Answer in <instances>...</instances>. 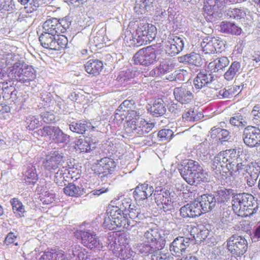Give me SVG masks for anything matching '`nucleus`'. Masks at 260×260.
Here are the masks:
<instances>
[{"label":"nucleus","instance_id":"obj_1","mask_svg":"<svg viewBox=\"0 0 260 260\" xmlns=\"http://www.w3.org/2000/svg\"><path fill=\"white\" fill-rule=\"evenodd\" d=\"M4 52L7 65H12L7 74L9 82L17 81L22 83L29 84L36 77V72L31 66L26 64L23 60H19L17 55L12 52Z\"/></svg>","mask_w":260,"mask_h":260},{"label":"nucleus","instance_id":"obj_2","mask_svg":"<svg viewBox=\"0 0 260 260\" xmlns=\"http://www.w3.org/2000/svg\"><path fill=\"white\" fill-rule=\"evenodd\" d=\"M144 237L145 241L136 243L133 246L136 252L143 257L156 253L165 246V234L156 226L149 228L144 232Z\"/></svg>","mask_w":260,"mask_h":260},{"label":"nucleus","instance_id":"obj_3","mask_svg":"<svg viewBox=\"0 0 260 260\" xmlns=\"http://www.w3.org/2000/svg\"><path fill=\"white\" fill-rule=\"evenodd\" d=\"M179 171L183 178L190 185H197L207 181V174L197 161L188 159L179 166Z\"/></svg>","mask_w":260,"mask_h":260},{"label":"nucleus","instance_id":"obj_4","mask_svg":"<svg viewBox=\"0 0 260 260\" xmlns=\"http://www.w3.org/2000/svg\"><path fill=\"white\" fill-rule=\"evenodd\" d=\"M235 152V149H228L220 152L211 159V170L215 178L218 180L226 178Z\"/></svg>","mask_w":260,"mask_h":260},{"label":"nucleus","instance_id":"obj_5","mask_svg":"<svg viewBox=\"0 0 260 260\" xmlns=\"http://www.w3.org/2000/svg\"><path fill=\"white\" fill-rule=\"evenodd\" d=\"M232 208L234 211L244 217L252 216L258 209L257 200L251 194L235 193L233 197Z\"/></svg>","mask_w":260,"mask_h":260},{"label":"nucleus","instance_id":"obj_6","mask_svg":"<svg viewBox=\"0 0 260 260\" xmlns=\"http://www.w3.org/2000/svg\"><path fill=\"white\" fill-rule=\"evenodd\" d=\"M36 133L39 136L49 137L52 142L59 146L68 145L71 140L70 136L63 132L58 126H44Z\"/></svg>","mask_w":260,"mask_h":260},{"label":"nucleus","instance_id":"obj_7","mask_svg":"<svg viewBox=\"0 0 260 260\" xmlns=\"http://www.w3.org/2000/svg\"><path fill=\"white\" fill-rule=\"evenodd\" d=\"M159 58V50L150 46L137 51L133 59L135 64L149 66L158 61Z\"/></svg>","mask_w":260,"mask_h":260},{"label":"nucleus","instance_id":"obj_8","mask_svg":"<svg viewBox=\"0 0 260 260\" xmlns=\"http://www.w3.org/2000/svg\"><path fill=\"white\" fill-rule=\"evenodd\" d=\"M170 190L161 186L156 187L154 192L155 202L157 207L166 213L174 211V201L171 198Z\"/></svg>","mask_w":260,"mask_h":260},{"label":"nucleus","instance_id":"obj_9","mask_svg":"<svg viewBox=\"0 0 260 260\" xmlns=\"http://www.w3.org/2000/svg\"><path fill=\"white\" fill-rule=\"evenodd\" d=\"M75 237L87 248L92 250H100L103 244L98 237L90 230H79L74 233Z\"/></svg>","mask_w":260,"mask_h":260},{"label":"nucleus","instance_id":"obj_10","mask_svg":"<svg viewBox=\"0 0 260 260\" xmlns=\"http://www.w3.org/2000/svg\"><path fill=\"white\" fill-rule=\"evenodd\" d=\"M226 248L233 255L240 256L243 255L247 250L248 243L243 237L233 235L226 241Z\"/></svg>","mask_w":260,"mask_h":260},{"label":"nucleus","instance_id":"obj_11","mask_svg":"<svg viewBox=\"0 0 260 260\" xmlns=\"http://www.w3.org/2000/svg\"><path fill=\"white\" fill-rule=\"evenodd\" d=\"M225 0H208L205 5L204 16L209 22H213L221 15V9Z\"/></svg>","mask_w":260,"mask_h":260},{"label":"nucleus","instance_id":"obj_12","mask_svg":"<svg viewBox=\"0 0 260 260\" xmlns=\"http://www.w3.org/2000/svg\"><path fill=\"white\" fill-rule=\"evenodd\" d=\"M242 140L247 147L252 148L260 146V129L258 127L248 125L243 131Z\"/></svg>","mask_w":260,"mask_h":260},{"label":"nucleus","instance_id":"obj_13","mask_svg":"<svg viewBox=\"0 0 260 260\" xmlns=\"http://www.w3.org/2000/svg\"><path fill=\"white\" fill-rule=\"evenodd\" d=\"M129 199H124L121 201L119 206H112L111 209L107 212L112 218L113 224L118 227L119 224L123 221L125 217L126 216L127 207H129L128 205Z\"/></svg>","mask_w":260,"mask_h":260},{"label":"nucleus","instance_id":"obj_14","mask_svg":"<svg viewBox=\"0 0 260 260\" xmlns=\"http://www.w3.org/2000/svg\"><path fill=\"white\" fill-rule=\"evenodd\" d=\"M69 129L73 133L83 135L86 131H95L94 126L90 122L84 119L78 120L69 117L66 120Z\"/></svg>","mask_w":260,"mask_h":260},{"label":"nucleus","instance_id":"obj_15","mask_svg":"<svg viewBox=\"0 0 260 260\" xmlns=\"http://www.w3.org/2000/svg\"><path fill=\"white\" fill-rule=\"evenodd\" d=\"M202 208V206L198 199V200L181 207L179 210L180 215L183 218H196L206 213Z\"/></svg>","mask_w":260,"mask_h":260},{"label":"nucleus","instance_id":"obj_16","mask_svg":"<svg viewBox=\"0 0 260 260\" xmlns=\"http://www.w3.org/2000/svg\"><path fill=\"white\" fill-rule=\"evenodd\" d=\"M98 177L102 181H105V178L110 177L114 171L116 164L113 159L105 157L102 158L98 163Z\"/></svg>","mask_w":260,"mask_h":260},{"label":"nucleus","instance_id":"obj_17","mask_svg":"<svg viewBox=\"0 0 260 260\" xmlns=\"http://www.w3.org/2000/svg\"><path fill=\"white\" fill-rule=\"evenodd\" d=\"M63 154L58 150L52 151L46 156L43 161L45 168L49 171L55 170L64 162Z\"/></svg>","mask_w":260,"mask_h":260},{"label":"nucleus","instance_id":"obj_18","mask_svg":"<svg viewBox=\"0 0 260 260\" xmlns=\"http://www.w3.org/2000/svg\"><path fill=\"white\" fill-rule=\"evenodd\" d=\"M173 94L175 100L181 104H189L194 98L192 92L186 86L175 87L173 90Z\"/></svg>","mask_w":260,"mask_h":260},{"label":"nucleus","instance_id":"obj_19","mask_svg":"<svg viewBox=\"0 0 260 260\" xmlns=\"http://www.w3.org/2000/svg\"><path fill=\"white\" fill-rule=\"evenodd\" d=\"M191 242V238L189 237H177L170 245V251L173 255H179L180 254H182Z\"/></svg>","mask_w":260,"mask_h":260},{"label":"nucleus","instance_id":"obj_20","mask_svg":"<svg viewBox=\"0 0 260 260\" xmlns=\"http://www.w3.org/2000/svg\"><path fill=\"white\" fill-rule=\"evenodd\" d=\"M154 190L153 186L148 183H140L135 188L133 192L134 197L136 200H144L154 194Z\"/></svg>","mask_w":260,"mask_h":260},{"label":"nucleus","instance_id":"obj_21","mask_svg":"<svg viewBox=\"0 0 260 260\" xmlns=\"http://www.w3.org/2000/svg\"><path fill=\"white\" fill-rule=\"evenodd\" d=\"M178 61L189 66L190 68H200L203 63L201 55L195 52H191L179 57Z\"/></svg>","mask_w":260,"mask_h":260},{"label":"nucleus","instance_id":"obj_22","mask_svg":"<svg viewBox=\"0 0 260 260\" xmlns=\"http://www.w3.org/2000/svg\"><path fill=\"white\" fill-rule=\"evenodd\" d=\"M213 75L211 72L205 71H200L193 80V85L196 89H200L212 82Z\"/></svg>","mask_w":260,"mask_h":260},{"label":"nucleus","instance_id":"obj_23","mask_svg":"<svg viewBox=\"0 0 260 260\" xmlns=\"http://www.w3.org/2000/svg\"><path fill=\"white\" fill-rule=\"evenodd\" d=\"M174 66L169 60H164L160 64L151 70L147 75L153 77H161L170 72L174 69Z\"/></svg>","mask_w":260,"mask_h":260},{"label":"nucleus","instance_id":"obj_24","mask_svg":"<svg viewBox=\"0 0 260 260\" xmlns=\"http://www.w3.org/2000/svg\"><path fill=\"white\" fill-rule=\"evenodd\" d=\"M127 235L125 233H113L108 239L107 244L108 249H111L113 247H117L118 244L120 245H125L128 243Z\"/></svg>","mask_w":260,"mask_h":260},{"label":"nucleus","instance_id":"obj_25","mask_svg":"<svg viewBox=\"0 0 260 260\" xmlns=\"http://www.w3.org/2000/svg\"><path fill=\"white\" fill-rule=\"evenodd\" d=\"M203 208V210L208 212L212 210L217 204L216 197L212 193H206L198 198Z\"/></svg>","mask_w":260,"mask_h":260},{"label":"nucleus","instance_id":"obj_26","mask_svg":"<svg viewBox=\"0 0 260 260\" xmlns=\"http://www.w3.org/2000/svg\"><path fill=\"white\" fill-rule=\"evenodd\" d=\"M209 234V231L204 226L202 228L194 226L190 230L191 242L194 240L196 244L201 243L207 238Z\"/></svg>","mask_w":260,"mask_h":260},{"label":"nucleus","instance_id":"obj_27","mask_svg":"<svg viewBox=\"0 0 260 260\" xmlns=\"http://www.w3.org/2000/svg\"><path fill=\"white\" fill-rule=\"evenodd\" d=\"M64 186L63 192L69 197L78 198L86 192L85 189L80 184L77 185L74 183H69Z\"/></svg>","mask_w":260,"mask_h":260},{"label":"nucleus","instance_id":"obj_28","mask_svg":"<svg viewBox=\"0 0 260 260\" xmlns=\"http://www.w3.org/2000/svg\"><path fill=\"white\" fill-rule=\"evenodd\" d=\"M229 62L230 61L227 57H218L208 64L207 66L208 71L212 74L218 72L227 67Z\"/></svg>","mask_w":260,"mask_h":260},{"label":"nucleus","instance_id":"obj_29","mask_svg":"<svg viewBox=\"0 0 260 260\" xmlns=\"http://www.w3.org/2000/svg\"><path fill=\"white\" fill-rule=\"evenodd\" d=\"M118 245H118L117 247H113L111 249H109L112 251L115 256L121 260H126L130 258L134 252L131 248L126 245H123L119 246V244Z\"/></svg>","mask_w":260,"mask_h":260},{"label":"nucleus","instance_id":"obj_30","mask_svg":"<svg viewBox=\"0 0 260 260\" xmlns=\"http://www.w3.org/2000/svg\"><path fill=\"white\" fill-rule=\"evenodd\" d=\"M84 68L87 73L95 76L102 71L103 63L100 60L91 59L84 64Z\"/></svg>","mask_w":260,"mask_h":260},{"label":"nucleus","instance_id":"obj_31","mask_svg":"<svg viewBox=\"0 0 260 260\" xmlns=\"http://www.w3.org/2000/svg\"><path fill=\"white\" fill-rule=\"evenodd\" d=\"M210 135L212 139H215L216 141L221 143L229 141L231 138V135L229 131L220 127L212 128L211 129Z\"/></svg>","mask_w":260,"mask_h":260},{"label":"nucleus","instance_id":"obj_32","mask_svg":"<svg viewBox=\"0 0 260 260\" xmlns=\"http://www.w3.org/2000/svg\"><path fill=\"white\" fill-rule=\"evenodd\" d=\"M39 260H66V257L63 251L51 249L44 251Z\"/></svg>","mask_w":260,"mask_h":260},{"label":"nucleus","instance_id":"obj_33","mask_svg":"<svg viewBox=\"0 0 260 260\" xmlns=\"http://www.w3.org/2000/svg\"><path fill=\"white\" fill-rule=\"evenodd\" d=\"M148 110L155 117L162 116L166 112L165 103L161 98L155 99L152 105Z\"/></svg>","mask_w":260,"mask_h":260},{"label":"nucleus","instance_id":"obj_34","mask_svg":"<svg viewBox=\"0 0 260 260\" xmlns=\"http://www.w3.org/2000/svg\"><path fill=\"white\" fill-rule=\"evenodd\" d=\"M155 0H136L134 10L138 14H143L151 11Z\"/></svg>","mask_w":260,"mask_h":260},{"label":"nucleus","instance_id":"obj_35","mask_svg":"<svg viewBox=\"0 0 260 260\" xmlns=\"http://www.w3.org/2000/svg\"><path fill=\"white\" fill-rule=\"evenodd\" d=\"M55 36L53 34H41L39 37V41L43 47L47 49H56Z\"/></svg>","mask_w":260,"mask_h":260},{"label":"nucleus","instance_id":"obj_36","mask_svg":"<svg viewBox=\"0 0 260 260\" xmlns=\"http://www.w3.org/2000/svg\"><path fill=\"white\" fill-rule=\"evenodd\" d=\"M38 179L36 168L34 166H29L24 173L23 180L25 185H34Z\"/></svg>","mask_w":260,"mask_h":260},{"label":"nucleus","instance_id":"obj_37","mask_svg":"<svg viewBox=\"0 0 260 260\" xmlns=\"http://www.w3.org/2000/svg\"><path fill=\"white\" fill-rule=\"evenodd\" d=\"M239 155L237 153L236 150L234 157H233L231 166L230 168L229 174L231 176H232L237 173H240L242 170H245L247 168V165L244 164L243 162H239Z\"/></svg>","mask_w":260,"mask_h":260},{"label":"nucleus","instance_id":"obj_38","mask_svg":"<svg viewBox=\"0 0 260 260\" xmlns=\"http://www.w3.org/2000/svg\"><path fill=\"white\" fill-rule=\"evenodd\" d=\"M12 206V211L15 216L18 218L24 217L26 212L24 206L18 198H13L10 201Z\"/></svg>","mask_w":260,"mask_h":260},{"label":"nucleus","instance_id":"obj_39","mask_svg":"<svg viewBox=\"0 0 260 260\" xmlns=\"http://www.w3.org/2000/svg\"><path fill=\"white\" fill-rule=\"evenodd\" d=\"M241 63L237 61L232 63L228 70L224 74V78L227 81L232 80L241 72Z\"/></svg>","mask_w":260,"mask_h":260},{"label":"nucleus","instance_id":"obj_40","mask_svg":"<svg viewBox=\"0 0 260 260\" xmlns=\"http://www.w3.org/2000/svg\"><path fill=\"white\" fill-rule=\"evenodd\" d=\"M125 129L127 133L133 134L134 136H142V120L140 121L133 120L131 122H128Z\"/></svg>","mask_w":260,"mask_h":260},{"label":"nucleus","instance_id":"obj_41","mask_svg":"<svg viewBox=\"0 0 260 260\" xmlns=\"http://www.w3.org/2000/svg\"><path fill=\"white\" fill-rule=\"evenodd\" d=\"M83 140L82 139H78L76 142V146L82 152H88L95 148V144L96 142H93V140Z\"/></svg>","mask_w":260,"mask_h":260},{"label":"nucleus","instance_id":"obj_42","mask_svg":"<svg viewBox=\"0 0 260 260\" xmlns=\"http://www.w3.org/2000/svg\"><path fill=\"white\" fill-rule=\"evenodd\" d=\"M134 75V73L132 71L126 69L119 73L116 80L121 85L125 86L131 82Z\"/></svg>","mask_w":260,"mask_h":260},{"label":"nucleus","instance_id":"obj_43","mask_svg":"<svg viewBox=\"0 0 260 260\" xmlns=\"http://www.w3.org/2000/svg\"><path fill=\"white\" fill-rule=\"evenodd\" d=\"M217 26V29L222 32H241L242 30L235 23L229 21H222Z\"/></svg>","mask_w":260,"mask_h":260},{"label":"nucleus","instance_id":"obj_44","mask_svg":"<svg viewBox=\"0 0 260 260\" xmlns=\"http://www.w3.org/2000/svg\"><path fill=\"white\" fill-rule=\"evenodd\" d=\"M217 194L216 197L217 204L224 203L225 202H228L231 197H233L235 193L232 189H226L224 188L222 189L217 190L216 192Z\"/></svg>","mask_w":260,"mask_h":260},{"label":"nucleus","instance_id":"obj_45","mask_svg":"<svg viewBox=\"0 0 260 260\" xmlns=\"http://www.w3.org/2000/svg\"><path fill=\"white\" fill-rule=\"evenodd\" d=\"M241 91L240 86L235 85L228 86L227 88L220 89L218 92V94L219 95L222 96L223 98L230 99L238 94Z\"/></svg>","mask_w":260,"mask_h":260},{"label":"nucleus","instance_id":"obj_46","mask_svg":"<svg viewBox=\"0 0 260 260\" xmlns=\"http://www.w3.org/2000/svg\"><path fill=\"white\" fill-rule=\"evenodd\" d=\"M88 255L86 250L79 245L73 247L71 259L72 260H86Z\"/></svg>","mask_w":260,"mask_h":260},{"label":"nucleus","instance_id":"obj_47","mask_svg":"<svg viewBox=\"0 0 260 260\" xmlns=\"http://www.w3.org/2000/svg\"><path fill=\"white\" fill-rule=\"evenodd\" d=\"M197 155L199 159L203 161H207L210 157L209 147L205 142L200 144L197 150Z\"/></svg>","mask_w":260,"mask_h":260},{"label":"nucleus","instance_id":"obj_48","mask_svg":"<svg viewBox=\"0 0 260 260\" xmlns=\"http://www.w3.org/2000/svg\"><path fill=\"white\" fill-rule=\"evenodd\" d=\"M58 19L55 18L47 20L42 26V32H59L57 29Z\"/></svg>","mask_w":260,"mask_h":260},{"label":"nucleus","instance_id":"obj_49","mask_svg":"<svg viewBox=\"0 0 260 260\" xmlns=\"http://www.w3.org/2000/svg\"><path fill=\"white\" fill-rule=\"evenodd\" d=\"M224 16L229 18L240 19L244 18L246 13L243 9L230 8L224 11Z\"/></svg>","mask_w":260,"mask_h":260},{"label":"nucleus","instance_id":"obj_50","mask_svg":"<svg viewBox=\"0 0 260 260\" xmlns=\"http://www.w3.org/2000/svg\"><path fill=\"white\" fill-rule=\"evenodd\" d=\"M203 117V115L201 113L195 111L191 108L185 111L182 115L183 119L187 121H197Z\"/></svg>","mask_w":260,"mask_h":260},{"label":"nucleus","instance_id":"obj_51","mask_svg":"<svg viewBox=\"0 0 260 260\" xmlns=\"http://www.w3.org/2000/svg\"><path fill=\"white\" fill-rule=\"evenodd\" d=\"M26 128L29 131H34L38 128L40 124L39 119L34 115H29L24 118Z\"/></svg>","mask_w":260,"mask_h":260},{"label":"nucleus","instance_id":"obj_52","mask_svg":"<svg viewBox=\"0 0 260 260\" xmlns=\"http://www.w3.org/2000/svg\"><path fill=\"white\" fill-rule=\"evenodd\" d=\"M128 205H129V207H127L126 216H129V217L132 219L138 218L140 219L143 216V214H141L140 209L135 206L134 205H132L131 200L129 199Z\"/></svg>","mask_w":260,"mask_h":260},{"label":"nucleus","instance_id":"obj_53","mask_svg":"<svg viewBox=\"0 0 260 260\" xmlns=\"http://www.w3.org/2000/svg\"><path fill=\"white\" fill-rule=\"evenodd\" d=\"M246 172L248 175L258 177L260 174V162L253 161L247 164Z\"/></svg>","mask_w":260,"mask_h":260},{"label":"nucleus","instance_id":"obj_54","mask_svg":"<svg viewBox=\"0 0 260 260\" xmlns=\"http://www.w3.org/2000/svg\"><path fill=\"white\" fill-rule=\"evenodd\" d=\"M15 9V5L13 0H0V11L2 13L13 11Z\"/></svg>","mask_w":260,"mask_h":260},{"label":"nucleus","instance_id":"obj_55","mask_svg":"<svg viewBox=\"0 0 260 260\" xmlns=\"http://www.w3.org/2000/svg\"><path fill=\"white\" fill-rule=\"evenodd\" d=\"M168 41L170 43L174 44V45L176 46L177 51L179 52L183 50L184 46V41L182 38L174 36L173 34L171 35V34H170L169 35Z\"/></svg>","mask_w":260,"mask_h":260},{"label":"nucleus","instance_id":"obj_56","mask_svg":"<svg viewBox=\"0 0 260 260\" xmlns=\"http://www.w3.org/2000/svg\"><path fill=\"white\" fill-rule=\"evenodd\" d=\"M156 135L160 141H169L174 136V132L171 129L164 128L159 131Z\"/></svg>","mask_w":260,"mask_h":260},{"label":"nucleus","instance_id":"obj_57","mask_svg":"<svg viewBox=\"0 0 260 260\" xmlns=\"http://www.w3.org/2000/svg\"><path fill=\"white\" fill-rule=\"evenodd\" d=\"M156 30V27L153 24L143 22L139 24L136 32H154Z\"/></svg>","mask_w":260,"mask_h":260},{"label":"nucleus","instance_id":"obj_58","mask_svg":"<svg viewBox=\"0 0 260 260\" xmlns=\"http://www.w3.org/2000/svg\"><path fill=\"white\" fill-rule=\"evenodd\" d=\"M140 223V222H137L134 219H132L129 217L128 218L127 216H126L118 228H122L127 230H131L137 224H139Z\"/></svg>","mask_w":260,"mask_h":260},{"label":"nucleus","instance_id":"obj_59","mask_svg":"<svg viewBox=\"0 0 260 260\" xmlns=\"http://www.w3.org/2000/svg\"><path fill=\"white\" fill-rule=\"evenodd\" d=\"M104 41V34H91L89 37L90 43L96 47H101V45L103 44Z\"/></svg>","mask_w":260,"mask_h":260},{"label":"nucleus","instance_id":"obj_60","mask_svg":"<svg viewBox=\"0 0 260 260\" xmlns=\"http://www.w3.org/2000/svg\"><path fill=\"white\" fill-rule=\"evenodd\" d=\"M66 171H67V169L63 167L59 169L55 174L54 181L58 186H62L66 185L65 181L66 180L64 176V174H66Z\"/></svg>","mask_w":260,"mask_h":260},{"label":"nucleus","instance_id":"obj_61","mask_svg":"<svg viewBox=\"0 0 260 260\" xmlns=\"http://www.w3.org/2000/svg\"><path fill=\"white\" fill-rule=\"evenodd\" d=\"M205 34L207 35V36L199 39V42L200 43L201 47L204 49V51H207L211 48V44L213 40L212 37L209 36V34Z\"/></svg>","mask_w":260,"mask_h":260},{"label":"nucleus","instance_id":"obj_62","mask_svg":"<svg viewBox=\"0 0 260 260\" xmlns=\"http://www.w3.org/2000/svg\"><path fill=\"white\" fill-rule=\"evenodd\" d=\"M55 42L56 45V50H59L60 48L66 47L68 44V40L66 36L56 34Z\"/></svg>","mask_w":260,"mask_h":260},{"label":"nucleus","instance_id":"obj_63","mask_svg":"<svg viewBox=\"0 0 260 260\" xmlns=\"http://www.w3.org/2000/svg\"><path fill=\"white\" fill-rule=\"evenodd\" d=\"M40 116L45 123H53L55 121V115L50 112L45 111L41 112Z\"/></svg>","mask_w":260,"mask_h":260},{"label":"nucleus","instance_id":"obj_64","mask_svg":"<svg viewBox=\"0 0 260 260\" xmlns=\"http://www.w3.org/2000/svg\"><path fill=\"white\" fill-rule=\"evenodd\" d=\"M251 116L252 117L253 123L257 125L260 119V105H256L253 107Z\"/></svg>","mask_w":260,"mask_h":260}]
</instances>
